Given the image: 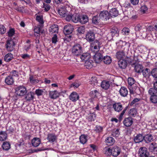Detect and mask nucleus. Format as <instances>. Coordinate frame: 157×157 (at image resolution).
Here are the masks:
<instances>
[{"label": "nucleus", "mask_w": 157, "mask_h": 157, "mask_svg": "<svg viewBox=\"0 0 157 157\" xmlns=\"http://www.w3.org/2000/svg\"><path fill=\"white\" fill-rule=\"evenodd\" d=\"M83 47L81 44H76L72 48V53L74 56H78L83 52Z\"/></svg>", "instance_id": "1"}, {"label": "nucleus", "mask_w": 157, "mask_h": 157, "mask_svg": "<svg viewBox=\"0 0 157 157\" xmlns=\"http://www.w3.org/2000/svg\"><path fill=\"white\" fill-rule=\"evenodd\" d=\"M148 94L150 95V100L151 102L156 104L157 103V93L154 90H149Z\"/></svg>", "instance_id": "2"}, {"label": "nucleus", "mask_w": 157, "mask_h": 157, "mask_svg": "<svg viewBox=\"0 0 157 157\" xmlns=\"http://www.w3.org/2000/svg\"><path fill=\"white\" fill-rule=\"evenodd\" d=\"M15 93L19 96H23L27 93V90L25 87L24 86H19L15 88Z\"/></svg>", "instance_id": "3"}, {"label": "nucleus", "mask_w": 157, "mask_h": 157, "mask_svg": "<svg viewBox=\"0 0 157 157\" xmlns=\"http://www.w3.org/2000/svg\"><path fill=\"white\" fill-rule=\"evenodd\" d=\"M138 154L140 157H148L149 155L147 149L145 147H141L140 148Z\"/></svg>", "instance_id": "4"}, {"label": "nucleus", "mask_w": 157, "mask_h": 157, "mask_svg": "<svg viewBox=\"0 0 157 157\" xmlns=\"http://www.w3.org/2000/svg\"><path fill=\"white\" fill-rule=\"evenodd\" d=\"M15 45L14 42L13 40L11 39L7 40L6 45V48L8 51L11 52L13 50V47Z\"/></svg>", "instance_id": "5"}, {"label": "nucleus", "mask_w": 157, "mask_h": 157, "mask_svg": "<svg viewBox=\"0 0 157 157\" xmlns=\"http://www.w3.org/2000/svg\"><path fill=\"white\" fill-rule=\"evenodd\" d=\"M99 16L101 19L106 20L109 19L110 17L109 12L106 10L101 11Z\"/></svg>", "instance_id": "6"}, {"label": "nucleus", "mask_w": 157, "mask_h": 157, "mask_svg": "<svg viewBox=\"0 0 157 157\" xmlns=\"http://www.w3.org/2000/svg\"><path fill=\"white\" fill-rule=\"evenodd\" d=\"M96 117V115L94 109H92L90 111V113L87 116V119L90 121H94Z\"/></svg>", "instance_id": "7"}, {"label": "nucleus", "mask_w": 157, "mask_h": 157, "mask_svg": "<svg viewBox=\"0 0 157 157\" xmlns=\"http://www.w3.org/2000/svg\"><path fill=\"white\" fill-rule=\"evenodd\" d=\"M74 29L73 27L70 24H68L64 28V32L66 35L71 33Z\"/></svg>", "instance_id": "8"}, {"label": "nucleus", "mask_w": 157, "mask_h": 157, "mask_svg": "<svg viewBox=\"0 0 157 157\" xmlns=\"http://www.w3.org/2000/svg\"><path fill=\"white\" fill-rule=\"evenodd\" d=\"M101 52H99L96 53L94 56V59L95 62L97 63H99L103 59V55H102Z\"/></svg>", "instance_id": "9"}, {"label": "nucleus", "mask_w": 157, "mask_h": 157, "mask_svg": "<svg viewBox=\"0 0 157 157\" xmlns=\"http://www.w3.org/2000/svg\"><path fill=\"white\" fill-rule=\"evenodd\" d=\"M100 44L99 41L98 40H96L91 44V48L92 50H95L94 51L95 52L98 51L99 49Z\"/></svg>", "instance_id": "10"}, {"label": "nucleus", "mask_w": 157, "mask_h": 157, "mask_svg": "<svg viewBox=\"0 0 157 157\" xmlns=\"http://www.w3.org/2000/svg\"><path fill=\"white\" fill-rule=\"evenodd\" d=\"M86 39L89 42L93 41L95 39V35L93 32H89L86 36Z\"/></svg>", "instance_id": "11"}, {"label": "nucleus", "mask_w": 157, "mask_h": 157, "mask_svg": "<svg viewBox=\"0 0 157 157\" xmlns=\"http://www.w3.org/2000/svg\"><path fill=\"white\" fill-rule=\"evenodd\" d=\"M56 10L59 14L62 17H65L67 15L68 12L66 8H60L59 9H57Z\"/></svg>", "instance_id": "12"}, {"label": "nucleus", "mask_w": 157, "mask_h": 157, "mask_svg": "<svg viewBox=\"0 0 157 157\" xmlns=\"http://www.w3.org/2000/svg\"><path fill=\"white\" fill-rule=\"evenodd\" d=\"M112 155L113 156H117L120 153L121 149L117 146H114L111 149Z\"/></svg>", "instance_id": "13"}, {"label": "nucleus", "mask_w": 157, "mask_h": 157, "mask_svg": "<svg viewBox=\"0 0 157 157\" xmlns=\"http://www.w3.org/2000/svg\"><path fill=\"white\" fill-rule=\"evenodd\" d=\"M79 22L82 24H85L88 21V17L86 15H79Z\"/></svg>", "instance_id": "14"}, {"label": "nucleus", "mask_w": 157, "mask_h": 157, "mask_svg": "<svg viewBox=\"0 0 157 157\" xmlns=\"http://www.w3.org/2000/svg\"><path fill=\"white\" fill-rule=\"evenodd\" d=\"M133 123L132 119L131 117L125 118L123 121L124 125L127 127L130 126Z\"/></svg>", "instance_id": "15"}, {"label": "nucleus", "mask_w": 157, "mask_h": 157, "mask_svg": "<svg viewBox=\"0 0 157 157\" xmlns=\"http://www.w3.org/2000/svg\"><path fill=\"white\" fill-rule=\"evenodd\" d=\"M153 136L151 134H147L144 136V140L147 143H150L153 141Z\"/></svg>", "instance_id": "16"}, {"label": "nucleus", "mask_w": 157, "mask_h": 157, "mask_svg": "<svg viewBox=\"0 0 157 157\" xmlns=\"http://www.w3.org/2000/svg\"><path fill=\"white\" fill-rule=\"evenodd\" d=\"M118 65L120 68L124 69L127 67V63L124 59H120L118 62Z\"/></svg>", "instance_id": "17"}, {"label": "nucleus", "mask_w": 157, "mask_h": 157, "mask_svg": "<svg viewBox=\"0 0 157 157\" xmlns=\"http://www.w3.org/2000/svg\"><path fill=\"white\" fill-rule=\"evenodd\" d=\"M142 72L144 77L146 79L148 78L151 74L150 70L147 68L143 69Z\"/></svg>", "instance_id": "18"}, {"label": "nucleus", "mask_w": 157, "mask_h": 157, "mask_svg": "<svg viewBox=\"0 0 157 157\" xmlns=\"http://www.w3.org/2000/svg\"><path fill=\"white\" fill-rule=\"evenodd\" d=\"M14 82V79L12 76L10 75L7 76L5 78V82L7 85H12Z\"/></svg>", "instance_id": "19"}, {"label": "nucleus", "mask_w": 157, "mask_h": 157, "mask_svg": "<svg viewBox=\"0 0 157 157\" xmlns=\"http://www.w3.org/2000/svg\"><path fill=\"white\" fill-rule=\"evenodd\" d=\"M113 106L114 110L118 112L121 111L123 109L122 105L120 103H115L113 104Z\"/></svg>", "instance_id": "20"}, {"label": "nucleus", "mask_w": 157, "mask_h": 157, "mask_svg": "<svg viewBox=\"0 0 157 157\" xmlns=\"http://www.w3.org/2000/svg\"><path fill=\"white\" fill-rule=\"evenodd\" d=\"M110 17H115L118 16V11L117 9L114 8L112 9L109 13Z\"/></svg>", "instance_id": "21"}, {"label": "nucleus", "mask_w": 157, "mask_h": 157, "mask_svg": "<svg viewBox=\"0 0 157 157\" xmlns=\"http://www.w3.org/2000/svg\"><path fill=\"white\" fill-rule=\"evenodd\" d=\"M119 31L117 28L114 27L112 28L110 30V33L112 37L114 36H117L119 35Z\"/></svg>", "instance_id": "22"}, {"label": "nucleus", "mask_w": 157, "mask_h": 157, "mask_svg": "<svg viewBox=\"0 0 157 157\" xmlns=\"http://www.w3.org/2000/svg\"><path fill=\"white\" fill-rule=\"evenodd\" d=\"M59 30L58 26L56 25H52L49 29V31L51 33H58Z\"/></svg>", "instance_id": "23"}, {"label": "nucleus", "mask_w": 157, "mask_h": 157, "mask_svg": "<svg viewBox=\"0 0 157 157\" xmlns=\"http://www.w3.org/2000/svg\"><path fill=\"white\" fill-rule=\"evenodd\" d=\"M69 98L72 101H75L78 99L79 96L76 92H73L70 95Z\"/></svg>", "instance_id": "24"}, {"label": "nucleus", "mask_w": 157, "mask_h": 157, "mask_svg": "<svg viewBox=\"0 0 157 157\" xmlns=\"http://www.w3.org/2000/svg\"><path fill=\"white\" fill-rule=\"evenodd\" d=\"M119 93L122 96L125 97L128 94V91L125 87H122L120 90Z\"/></svg>", "instance_id": "25"}, {"label": "nucleus", "mask_w": 157, "mask_h": 157, "mask_svg": "<svg viewBox=\"0 0 157 157\" xmlns=\"http://www.w3.org/2000/svg\"><path fill=\"white\" fill-rule=\"evenodd\" d=\"M144 139V136L141 134H139L134 137V140L136 143H139L143 141Z\"/></svg>", "instance_id": "26"}, {"label": "nucleus", "mask_w": 157, "mask_h": 157, "mask_svg": "<svg viewBox=\"0 0 157 157\" xmlns=\"http://www.w3.org/2000/svg\"><path fill=\"white\" fill-rule=\"evenodd\" d=\"M105 142L107 145H112L115 143V140L111 137H108L105 140Z\"/></svg>", "instance_id": "27"}, {"label": "nucleus", "mask_w": 157, "mask_h": 157, "mask_svg": "<svg viewBox=\"0 0 157 157\" xmlns=\"http://www.w3.org/2000/svg\"><path fill=\"white\" fill-rule=\"evenodd\" d=\"M47 139L49 142H54L56 139V136L54 133H49L48 135Z\"/></svg>", "instance_id": "28"}, {"label": "nucleus", "mask_w": 157, "mask_h": 157, "mask_svg": "<svg viewBox=\"0 0 157 157\" xmlns=\"http://www.w3.org/2000/svg\"><path fill=\"white\" fill-rule=\"evenodd\" d=\"M143 68V67L142 65L136 64L134 66V70L135 71L138 73L142 72Z\"/></svg>", "instance_id": "29"}, {"label": "nucleus", "mask_w": 157, "mask_h": 157, "mask_svg": "<svg viewBox=\"0 0 157 157\" xmlns=\"http://www.w3.org/2000/svg\"><path fill=\"white\" fill-rule=\"evenodd\" d=\"M59 95V94L56 90L49 92V96L52 99H56L58 97Z\"/></svg>", "instance_id": "30"}, {"label": "nucleus", "mask_w": 157, "mask_h": 157, "mask_svg": "<svg viewBox=\"0 0 157 157\" xmlns=\"http://www.w3.org/2000/svg\"><path fill=\"white\" fill-rule=\"evenodd\" d=\"M7 137V134L6 131H0V140L3 141L5 140Z\"/></svg>", "instance_id": "31"}, {"label": "nucleus", "mask_w": 157, "mask_h": 157, "mask_svg": "<svg viewBox=\"0 0 157 157\" xmlns=\"http://www.w3.org/2000/svg\"><path fill=\"white\" fill-rule=\"evenodd\" d=\"M40 143V140L38 138H34L32 140V144L35 147L38 146Z\"/></svg>", "instance_id": "32"}, {"label": "nucleus", "mask_w": 157, "mask_h": 157, "mask_svg": "<svg viewBox=\"0 0 157 157\" xmlns=\"http://www.w3.org/2000/svg\"><path fill=\"white\" fill-rule=\"evenodd\" d=\"M34 94L32 92L28 93L25 95V99L27 101H30L34 98Z\"/></svg>", "instance_id": "33"}, {"label": "nucleus", "mask_w": 157, "mask_h": 157, "mask_svg": "<svg viewBox=\"0 0 157 157\" xmlns=\"http://www.w3.org/2000/svg\"><path fill=\"white\" fill-rule=\"evenodd\" d=\"M125 48H124L123 50L121 51H119L117 52L116 54V57L118 59H122L121 58H123V56H125L124 50Z\"/></svg>", "instance_id": "34"}, {"label": "nucleus", "mask_w": 157, "mask_h": 157, "mask_svg": "<svg viewBox=\"0 0 157 157\" xmlns=\"http://www.w3.org/2000/svg\"><path fill=\"white\" fill-rule=\"evenodd\" d=\"M110 86L109 82L104 81L102 82L101 83V87L104 89H108Z\"/></svg>", "instance_id": "35"}, {"label": "nucleus", "mask_w": 157, "mask_h": 157, "mask_svg": "<svg viewBox=\"0 0 157 157\" xmlns=\"http://www.w3.org/2000/svg\"><path fill=\"white\" fill-rule=\"evenodd\" d=\"M90 58V56L89 53H83L80 56V58L82 61H87Z\"/></svg>", "instance_id": "36"}, {"label": "nucleus", "mask_w": 157, "mask_h": 157, "mask_svg": "<svg viewBox=\"0 0 157 157\" xmlns=\"http://www.w3.org/2000/svg\"><path fill=\"white\" fill-rule=\"evenodd\" d=\"M2 147L3 150L7 151L10 148V144L9 142L5 141L3 143Z\"/></svg>", "instance_id": "37"}, {"label": "nucleus", "mask_w": 157, "mask_h": 157, "mask_svg": "<svg viewBox=\"0 0 157 157\" xmlns=\"http://www.w3.org/2000/svg\"><path fill=\"white\" fill-rule=\"evenodd\" d=\"M151 151H155L157 150V144L155 143H152L149 145V147Z\"/></svg>", "instance_id": "38"}, {"label": "nucleus", "mask_w": 157, "mask_h": 157, "mask_svg": "<svg viewBox=\"0 0 157 157\" xmlns=\"http://www.w3.org/2000/svg\"><path fill=\"white\" fill-rule=\"evenodd\" d=\"M13 58V55L11 53H9L5 56L4 60L6 62H8L10 61Z\"/></svg>", "instance_id": "39"}, {"label": "nucleus", "mask_w": 157, "mask_h": 157, "mask_svg": "<svg viewBox=\"0 0 157 157\" xmlns=\"http://www.w3.org/2000/svg\"><path fill=\"white\" fill-rule=\"evenodd\" d=\"M147 29L148 31L153 32L154 33L157 32V23L154 26L150 25L149 26Z\"/></svg>", "instance_id": "40"}, {"label": "nucleus", "mask_w": 157, "mask_h": 157, "mask_svg": "<svg viewBox=\"0 0 157 157\" xmlns=\"http://www.w3.org/2000/svg\"><path fill=\"white\" fill-rule=\"evenodd\" d=\"M104 63L106 64H110L111 62V59L110 56H104L102 60Z\"/></svg>", "instance_id": "41"}, {"label": "nucleus", "mask_w": 157, "mask_h": 157, "mask_svg": "<svg viewBox=\"0 0 157 157\" xmlns=\"http://www.w3.org/2000/svg\"><path fill=\"white\" fill-rule=\"evenodd\" d=\"M79 139L80 143L84 144L87 141V136L85 135H82L80 137Z\"/></svg>", "instance_id": "42"}, {"label": "nucleus", "mask_w": 157, "mask_h": 157, "mask_svg": "<svg viewBox=\"0 0 157 157\" xmlns=\"http://www.w3.org/2000/svg\"><path fill=\"white\" fill-rule=\"evenodd\" d=\"M99 94L98 91L96 90L92 91L90 93V96L92 98H97L98 95Z\"/></svg>", "instance_id": "43"}, {"label": "nucleus", "mask_w": 157, "mask_h": 157, "mask_svg": "<svg viewBox=\"0 0 157 157\" xmlns=\"http://www.w3.org/2000/svg\"><path fill=\"white\" fill-rule=\"evenodd\" d=\"M136 109L132 108L130 109L128 112L129 115L130 117H135L137 114Z\"/></svg>", "instance_id": "44"}, {"label": "nucleus", "mask_w": 157, "mask_h": 157, "mask_svg": "<svg viewBox=\"0 0 157 157\" xmlns=\"http://www.w3.org/2000/svg\"><path fill=\"white\" fill-rule=\"evenodd\" d=\"M106 156L112 155L111 149L108 147H105L103 150Z\"/></svg>", "instance_id": "45"}, {"label": "nucleus", "mask_w": 157, "mask_h": 157, "mask_svg": "<svg viewBox=\"0 0 157 157\" xmlns=\"http://www.w3.org/2000/svg\"><path fill=\"white\" fill-rule=\"evenodd\" d=\"M101 19L99 16L96 15L95 16L92 18V22L95 24H98L100 22Z\"/></svg>", "instance_id": "46"}, {"label": "nucleus", "mask_w": 157, "mask_h": 157, "mask_svg": "<svg viewBox=\"0 0 157 157\" xmlns=\"http://www.w3.org/2000/svg\"><path fill=\"white\" fill-rule=\"evenodd\" d=\"M79 15H78L77 14L73 15L72 21L76 23L79 22Z\"/></svg>", "instance_id": "47"}, {"label": "nucleus", "mask_w": 157, "mask_h": 157, "mask_svg": "<svg viewBox=\"0 0 157 157\" xmlns=\"http://www.w3.org/2000/svg\"><path fill=\"white\" fill-rule=\"evenodd\" d=\"M84 65L86 68L88 69L91 68L93 67L91 62L89 61V60L85 62Z\"/></svg>", "instance_id": "48"}, {"label": "nucleus", "mask_w": 157, "mask_h": 157, "mask_svg": "<svg viewBox=\"0 0 157 157\" xmlns=\"http://www.w3.org/2000/svg\"><path fill=\"white\" fill-rule=\"evenodd\" d=\"M29 80L30 82L32 83L36 84L39 82V80L36 79L32 75H30Z\"/></svg>", "instance_id": "49"}, {"label": "nucleus", "mask_w": 157, "mask_h": 157, "mask_svg": "<svg viewBox=\"0 0 157 157\" xmlns=\"http://www.w3.org/2000/svg\"><path fill=\"white\" fill-rule=\"evenodd\" d=\"M120 134V132H119V130L117 129L116 130H114L112 134V136L114 137H117Z\"/></svg>", "instance_id": "50"}, {"label": "nucleus", "mask_w": 157, "mask_h": 157, "mask_svg": "<svg viewBox=\"0 0 157 157\" xmlns=\"http://www.w3.org/2000/svg\"><path fill=\"white\" fill-rule=\"evenodd\" d=\"M152 76L155 78H157V68L153 69L151 73Z\"/></svg>", "instance_id": "51"}, {"label": "nucleus", "mask_w": 157, "mask_h": 157, "mask_svg": "<svg viewBox=\"0 0 157 157\" xmlns=\"http://www.w3.org/2000/svg\"><path fill=\"white\" fill-rule=\"evenodd\" d=\"M36 19L41 24H43L44 22L42 16L37 15L36 17Z\"/></svg>", "instance_id": "52"}, {"label": "nucleus", "mask_w": 157, "mask_h": 157, "mask_svg": "<svg viewBox=\"0 0 157 157\" xmlns=\"http://www.w3.org/2000/svg\"><path fill=\"white\" fill-rule=\"evenodd\" d=\"M128 84L130 86H132L135 83V81L133 78H128Z\"/></svg>", "instance_id": "53"}, {"label": "nucleus", "mask_w": 157, "mask_h": 157, "mask_svg": "<svg viewBox=\"0 0 157 157\" xmlns=\"http://www.w3.org/2000/svg\"><path fill=\"white\" fill-rule=\"evenodd\" d=\"M85 30V28L84 26H81L78 27L77 29V31L80 34L83 33Z\"/></svg>", "instance_id": "54"}, {"label": "nucleus", "mask_w": 157, "mask_h": 157, "mask_svg": "<svg viewBox=\"0 0 157 157\" xmlns=\"http://www.w3.org/2000/svg\"><path fill=\"white\" fill-rule=\"evenodd\" d=\"M95 131L98 133L101 132L103 131V128L100 126L97 125L96 127Z\"/></svg>", "instance_id": "55"}, {"label": "nucleus", "mask_w": 157, "mask_h": 157, "mask_svg": "<svg viewBox=\"0 0 157 157\" xmlns=\"http://www.w3.org/2000/svg\"><path fill=\"white\" fill-rule=\"evenodd\" d=\"M15 33V30L13 29H10L8 32L9 36L11 37L14 35Z\"/></svg>", "instance_id": "56"}, {"label": "nucleus", "mask_w": 157, "mask_h": 157, "mask_svg": "<svg viewBox=\"0 0 157 157\" xmlns=\"http://www.w3.org/2000/svg\"><path fill=\"white\" fill-rule=\"evenodd\" d=\"M122 33L124 35H128L129 33V29L126 28H124L122 30Z\"/></svg>", "instance_id": "57"}, {"label": "nucleus", "mask_w": 157, "mask_h": 157, "mask_svg": "<svg viewBox=\"0 0 157 157\" xmlns=\"http://www.w3.org/2000/svg\"><path fill=\"white\" fill-rule=\"evenodd\" d=\"M6 31V29L4 26L2 25H0V34H3Z\"/></svg>", "instance_id": "58"}, {"label": "nucleus", "mask_w": 157, "mask_h": 157, "mask_svg": "<svg viewBox=\"0 0 157 157\" xmlns=\"http://www.w3.org/2000/svg\"><path fill=\"white\" fill-rule=\"evenodd\" d=\"M73 15L71 14H68V13H67V15L66 16V21H69L71 20L72 21V18Z\"/></svg>", "instance_id": "59"}, {"label": "nucleus", "mask_w": 157, "mask_h": 157, "mask_svg": "<svg viewBox=\"0 0 157 157\" xmlns=\"http://www.w3.org/2000/svg\"><path fill=\"white\" fill-rule=\"evenodd\" d=\"M43 8H44L45 11H47L50 10V6L49 4L44 3Z\"/></svg>", "instance_id": "60"}, {"label": "nucleus", "mask_w": 157, "mask_h": 157, "mask_svg": "<svg viewBox=\"0 0 157 157\" xmlns=\"http://www.w3.org/2000/svg\"><path fill=\"white\" fill-rule=\"evenodd\" d=\"M40 26H38V27H36L34 29V32L39 35V36L40 35Z\"/></svg>", "instance_id": "61"}, {"label": "nucleus", "mask_w": 157, "mask_h": 157, "mask_svg": "<svg viewBox=\"0 0 157 157\" xmlns=\"http://www.w3.org/2000/svg\"><path fill=\"white\" fill-rule=\"evenodd\" d=\"M154 90L157 93V81L154 83L153 87L150 88L149 90Z\"/></svg>", "instance_id": "62"}, {"label": "nucleus", "mask_w": 157, "mask_h": 157, "mask_svg": "<svg viewBox=\"0 0 157 157\" xmlns=\"http://www.w3.org/2000/svg\"><path fill=\"white\" fill-rule=\"evenodd\" d=\"M11 74V75L12 77L13 76L18 77V72L16 70L12 71L10 73Z\"/></svg>", "instance_id": "63"}, {"label": "nucleus", "mask_w": 157, "mask_h": 157, "mask_svg": "<svg viewBox=\"0 0 157 157\" xmlns=\"http://www.w3.org/2000/svg\"><path fill=\"white\" fill-rule=\"evenodd\" d=\"M57 36L56 34L54 35V36L52 39V42L53 43L55 44L57 42Z\"/></svg>", "instance_id": "64"}]
</instances>
